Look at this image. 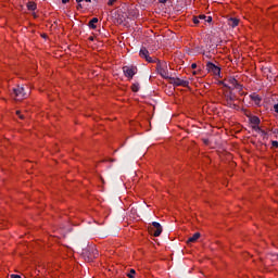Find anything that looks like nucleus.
Wrapping results in <instances>:
<instances>
[{
  "label": "nucleus",
  "instance_id": "6e6552de",
  "mask_svg": "<svg viewBox=\"0 0 278 278\" xmlns=\"http://www.w3.org/2000/svg\"><path fill=\"white\" fill-rule=\"evenodd\" d=\"M139 55L140 58H142L143 60H147L149 62V64H153L155 63V60H153V58H151L149 55V50L144 47H142L139 51Z\"/></svg>",
  "mask_w": 278,
  "mask_h": 278
},
{
  "label": "nucleus",
  "instance_id": "b1692460",
  "mask_svg": "<svg viewBox=\"0 0 278 278\" xmlns=\"http://www.w3.org/2000/svg\"><path fill=\"white\" fill-rule=\"evenodd\" d=\"M116 3V0H109L108 5H114Z\"/></svg>",
  "mask_w": 278,
  "mask_h": 278
},
{
  "label": "nucleus",
  "instance_id": "cd10ccee",
  "mask_svg": "<svg viewBox=\"0 0 278 278\" xmlns=\"http://www.w3.org/2000/svg\"><path fill=\"white\" fill-rule=\"evenodd\" d=\"M274 110L278 114V103L274 105Z\"/></svg>",
  "mask_w": 278,
  "mask_h": 278
},
{
  "label": "nucleus",
  "instance_id": "aec40b11",
  "mask_svg": "<svg viewBox=\"0 0 278 278\" xmlns=\"http://www.w3.org/2000/svg\"><path fill=\"white\" fill-rule=\"evenodd\" d=\"M193 23H194V25H199L200 20L198 16H193Z\"/></svg>",
  "mask_w": 278,
  "mask_h": 278
},
{
  "label": "nucleus",
  "instance_id": "2eb2a0df",
  "mask_svg": "<svg viewBox=\"0 0 278 278\" xmlns=\"http://www.w3.org/2000/svg\"><path fill=\"white\" fill-rule=\"evenodd\" d=\"M250 123H251L252 125H260V123H261L260 117H257V116H251V117H250Z\"/></svg>",
  "mask_w": 278,
  "mask_h": 278
},
{
  "label": "nucleus",
  "instance_id": "a211bd4d",
  "mask_svg": "<svg viewBox=\"0 0 278 278\" xmlns=\"http://www.w3.org/2000/svg\"><path fill=\"white\" fill-rule=\"evenodd\" d=\"M16 114L18 115V118H21V121H25V115L21 114V111H16Z\"/></svg>",
  "mask_w": 278,
  "mask_h": 278
},
{
  "label": "nucleus",
  "instance_id": "423d86ee",
  "mask_svg": "<svg viewBox=\"0 0 278 278\" xmlns=\"http://www.w3.org/2000/svg\"><path fill=\"white\" fill-rule=\"evenodd\" d=\"M150 233L154 236V238H160L162 236V225L157 222H153L152 226L149 228Z\"/></svg>",
  "mask_w": 278,
  "mask_h": 278
},
{
  "label": "nucleus",
  "instance_id": "f3484780",
  "mask_svg": "<svg viewBox=\"0 0 278 278\" xmlns=\"http://www.w3.org/2000/svg\"><path fill=\"white\" fill-rule=\"evenodd\" d=\"M27 8L28 10H30L31 12H34L37 8L36 3L35 2H28L27 3Z\"/></svg>",
  "mask_w": 278,
  "mask_h": 278
},
{
  "label": "nucleus",
  "instance_id": "e433bc0d",
  "mask_svg": "<svg viewBox=\"0 0 278 278\" xmlns=\"http://www.w3.org/2000/svg\"><path fill=\"white\" fill-rule=\"evenodd\" d=\"M79 8H81V3H78V7H77V9L79 10Z\"/></svg>",
  "mask_w": 278,
  "mask_h": 278
},
{
  "label": "nucleus",
  "instance_id": "39448f33",
  "mask_svg": "<svg viewBox=\"0 0 278 278\" xmlns=\"http://www.w3.org/2000/svg\"><path fill=\"white\" fill-rule=\"evenodd\" d=\"M123 73L128 79H134V75L138 73V67L134 65H126L123 67Z\"/></svg>",
  "mask_w": 278,
  "mask_h": 278
},
{
  "label": "nucleus",
  "instance_id": "1a4fd4ad",
  "mask_svg": "<svg viewBox=\"0 0 278 278\" xmlns=\"http://www.w3.org/2000/svg\"><path fill=\"white\" fill-rule=\"evenodd\" d=\"M206 71H208V73H213V75H217L218 77H220V67L216 66V64L212 62L206 63Z\"/></svg>",
  "mask_w": 278,
  "mask_h": 278
},
{
  "label": "nucleus",
  "instance_id": "ddd939ff",
  "mask_svg": "<svg viewBox=\"0 0 278 278\" xmlns=\"http://www.w3.org/2000/svg\"><path fill=\"white\" fill-rule=\"evenodd\" d=\"M97 23H99V18L97 17L91 18L88 24L90 29H97Z\"/></svg>",
  "mask_w": 278,
  "mask_h": 278
},
{
  "label": "nucleus",
  "instance_id": "4c0bfd02",
  "mask_svg": "<svg viewBox=\"0 0 278 278\" xmlns=\"http://www.w3.org/2000/svg\"><path fill=\"white\" fill-rule=\"evenodd\" d=\"M110 162H116V160H114V159H110Z\"/></svg>",
  "mask_w": 278,
  "mask_h": 278
},
{
  "label": "nucleus",
  "instance_id": "2f4dec72",
  "mask_svg": "<svg viewBox=\"0 0 278 278\" xmlns=\"http://www.w3.org/2000/svg\"><path fill=\"white\" fill-rule=\"evenodd\" d=\"M34 18H38V15L36 13H33Z\"/></svg>",
  "mask_w": 278,
  "mask_h": 278
},
{
  "label": "nucleus",
  "instance_id": "6ab92c4d",
  "mask_svg": "<svg viewBox=\"0 0 278 278\" xmlns=\"http://www.w3.org/2000/svg\"><path fill=\"white\" fill-rule=\"evenodd\" d=\"M134 275H136V269H130L128 277L134 278Z\"/></svg>",
  "mask_w": 278,
  "mask_h": 278
},
{
  "label": "nucleus",
  "instance_id": "72a5a7b5",
  "mask_svg": "<svg viewBox=\"0 0 278 278\" xmlns=\"http://www.w3.org/2000/svg\"><path fill=\"white\" fill-rule=\"evenodd\" d=\"M273 134H278V129H274V130H273Z\"/></svg>",
  "mask_w": 278,
  "mask_h": 278
},
{
  "label": "nucleus",
  "instance_id": "4468645a",
  "mask_svg": "<svg viewBox=\"0 0 278 278\" xmlns=\"http://www.w3.org/2000/svg\"><path fill=\"white\" fill-rule=\"evenodd\" d=\"M251 100L254 101L256 105H260V103L262 102V98H260V96L257 94H252Z\"/></svg>",
  "mask_w": 278,
  "mask_h": 278
},
{
  "label": "nucleus",
  "instance_id": "f257e3e1",
  "mask_svg": "<svg viewBox=\"0 0 278 278\" xmlns=\"http://www.w3.org/2000/svg\"><path fill=\"white\" fill-rule=\"evenodd\" d=\"M83 255L90 262L96 260V257H99V250H97L94 247H88L87 249L83 250Z\"/></svg>",
  "mask_w": 278,
  "mask_h": 278
},
{
  "label": "nucleus",
  "instance_id": "412c9836",
  "mask_svg": "<svg viewBox=\"0 0 278 278\" xmlns=\"http://www.w3.org/2000/svg\"><path fill=\"white\" fill-rule=\"evenodd\" d=\"M260 134H261L264 138H266V136H268V132H266L264 129H261Z\"/></svg>",
  "mask_w": 278,
  "mask_h": 278
},
{
  "label": "nucleus",
  "instance_id": "4be33fe9",
  "mask_svg": "<svg viewBox=\"0 0 278 278\" xmlns=\"http://www.w3.org/2000/svg\"><path fill=\"white\" fill-rule=\"evenodd\" d=\"M204 21L205 23H212V16H206Z\"/></svg>",
  "mask_w": 278,
  "mask_h": 278
},
{
  "label": "nucleus",
  "instance_id": "a878e982",
  "mask_svg": "<svg viewBox=\"0 0 278 278\" xmlns=\"http://www.w3.org/2000/svg\"><path fill=\"white\" fill-rule=\"evenodd\" d=\"M271 146H273L275 149H277V147H278V141H271Z\"/></svg>",
  "mask_w": 278,
  "mask_h": 278
},
{
  "label": "nucleus",
  "instance_id": "f03ea898",
  "mask_svg": "<svg viewBox=\"0 0 278 278\" xmlns=\"http://www.w3.org/2000/svg\"><path fill=\"white\" fill-rule=\"evenodd\" d=\"M156 71L163 77L164 79H168L170 76H168V65L166 62H157L156 64Z\"/></svg>",
  "mask_w": 278,
  "mask_h": 278
},
{
  "label": "nucleus",
  "instance_id": "7c9ffc66",
  "mask_svg": "<svg viewBox=\"0 0 278 278\" xmlns=\"http://www.w3.org/2000/svg\"><path fill=\"white\" fill-rule=\"evenodd\" d=\"M168 0H160V3H166Z\"/></svg>",
  "mask_w": 278,
  "mask_h": 278
},
{
  "label": "nucleus",
  "instance_id": "f8f14e48",
  "mask_svg": "<svg viewBox=\"0 0 278 278\" xmlns=\"http://www.w3.org/2000/svg\"><path fill=\"white\" fill-rule=\"evenodd\" d=\"M239 23H240V21L238 18L231 17L228 20L229 27H238Z\"/></svg>",
  "mask_w": 278,
  "mask_h": 278
},
{
  "label": "nucleus",
  "instance_id": "c756f323",
  "mask_svg": "<svg viewBox=\"0 0 278 278\" xmlns=\"http://www.w3.org/2000/svg\"><path fill=\"white\" fill-rule=\"evenodd\" d=\"M191 68H193V70L197 68V63H192Z\"/></svg>",
  "mask_w": 278,
  "mask_h": 278
},
{
  "label": "nucleus",
  "instance_id": "dca6fc26",
  "mask_svg": "<svg viewBox=\"0 0 278 278\" xmlns=\"http://www.w3.org/2000/svg\"><path fill=\"white\" fill-rule=\"evenodd\" d=\"M132 92H138L140 90V84L139 83H134L131 86Z\"/></svg>",
  "mask_w": 278,
  "mask_h": 278
},
{
  "label": "nucleus",
  "instance_id": "393cba45",
  "mask_svg": "<svg viewBox=\"0 0 278 278\" xmlns=\"http://www.w3.org/2000/svg\"><path fill=\"white\" fill-rule=\"evenodd\" d=\"M198 18H199V21H205L206 16L205 15H199Z\"/></svg>",
  "mask_w": 278,
  "mask_h": 278
},
{
  "label": "nucleus",
  "instance_id": "9d476101",
  "mask_svg": "<svg viewBox=\"0 0 278 278\" xmlns=\"http://www.w3.org/2000/svg\"><path fill=\"white\" fill-rule=\"evenodd\" d=\"M228 83L231 85L232 88L240 89V84L233 77L228 78Z\"/></svg>",
  "mask_w": 278,
  "mask_h": 278
},
{
  "label": "nucleus",
  "instance_id": "f704fd0d",
  "mask_svg": "<svg viewBox=\"0 0 278 278\" xmlns=\"http://www.w3.org/2000/svg\"><path fill=\"white\" fill-rule=\"evenodd\" d=\"M84 0H76L77 3H83Z\"/></svg>",
  "mask_w": 278,
  "mask_h": 278
},
{
  "label": "nucleus",
  "instance_id": "20e7f679",
  "mask_svg": "<svg viewBox=\"0 0 278 278\" xmlns=\"http://www.w3.org/2000/svg\"><path fill=\"white\" fill-rule=\"evenodd\" d=\"M11 94L17 101H21V99H25V97H27V93H25V88L21 86L13 88Z\"/></svg>",
  "mask_w": 278,
  "mask_h": 278
},
{
  "label": "nucleus",
  "instance_id": "473e14b6",
  "mask_svg": "<svg viewBox=\"0 0 278 278\" xmlns=\"http://www.w3.org/2000/svg\"><path fill=\"white\" fill-rule=\"evenodd\" d=\"M70 0H62V3H68Z\"/></svg>",
  "mask_w": 278,
  "mask_h": 278
},
{
  "label": "nucleus",
  "instance_id": "c85d7f7f",
  "mask_svg": "<svg viewBox=\"0 0 278 278\" xmlns=\"http://www.w3.org/2000/svg\"><path fill=\"white\" fill-rule=\"evenodd\" d=\"M144 3H152L153 0H143Z\"/></svg>",
  "mask_w": 278,
  "mask_h": 278
},
{
  "label": "nucleus",
  "instance_id": "ea45409f",
  "mask_svg": "<svg viewBox=\"0 0 278 278\" xmlns=\"http://www.w3.org/2000/svg\"><path fill=\"white\" fill-rule=\"evenodd\" d=\"M205 144H207V140H204Z\"/></svg>",
  "mask_w": 278,
  "mask_h": 278
},
{
  "label": "nucleus",
  "instance_id": "bb28decb",
  "mask_svg": "<svg viewBox=\"0 0 278 278\" xmlns=\"http://www.w3.org/2000/svg\"><path fill=\"white\" fill-rule=\"evenodd\" d=\"M11 278H22L21 275L12 274Z\"/></svg>",
  "mask_w": 278,
  "mask_h": 278
},
{
  "label": "nucleus",
  "instance_id": "0eeeda50",
  "mask_svg": "<svg viewBox=\"0 0 278 278\" xmlns=\"http://www.w3.org/2000/svg\"><path fill=\"white\" fill-rule=\"evenodd\" d=\"M167 79H169L173 86H182L184 88H188V86L190 85V81L180 78L169 77Z\"/></svg>",
  "mask_w": 278,
  "mask_h": 278
},
{
  "label": "nucleus",
  "instance_id": "9b49d317",
  "mask_svg": "<svg viewBox=\"0 0 278 278\" xmlns=\"http://www.w3.org/2000/svg\"><path fill=\"white\" fill-rule=\"evenodd\" d=\"M201 238V233L200 232H195L192 237H190L187 240V244H190L191 242H197V240H199Z\"/></svg>",
  "mask_w": 278,
  "mask_h": 278
},
{
  "label": "nucleus",
  "instance_id": "58836bf2",
  "mask_svg": "<svg viewBox=\"0 0 278 278\" xmlns=\"http://www.w3.org/2000/svg\"><path fill=\"white\" fill-rule=\"evenodd\" d=\"M89 40H94V38L90 37Z\"/></svg>",
  "mask_w": 278,
  "mask_h": 278
},
{
  "label": "nucleus",
  "instance_id": "c9c22d12",
  "mask_svg": "<svg viewBox=\"0 0 278 278\" xmlns=\"http://www.w3.org/2000/svg\"><path fill=\"white\" fill-rule=\"evenodd\" d=\"M86 3H90L92 0H84Z\"/></svg>",
  "mask_w": 278,
  "mask_h": 278
},
{
  "label": "nucleus",
  "instance_id": "7ed1b4c3",
  "mask_svg": "<svg viewBox=\"0 0 278 278\" xmlns=\"http://www.w3.org/2000/svg\"><path fill=\"white\" fill-rule=\"evenodd\" d=\"M237 98L236 94L229 93L225 96V103L227 108H230V110H238V104H236Z\"/></svg>",
  "mask_w": 278,
  "mask_h": 278
},
{
  "label": "nucleus",
  "instance_id": "5701e85b",
  "mask_svg": "<svg viewBox=\"0 0 278 278\" xmlns=\"http://www.w3.org/2000/svg\"><path fill=\"white\" fill-rule=\"evenodd\" d=\"M253 129H255V131H262V128H260L258 125H254Z\"/></svg>",
  "mask_w": 278,
  "mask_h": 278
}]
</instances>
